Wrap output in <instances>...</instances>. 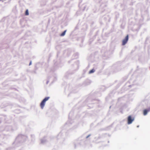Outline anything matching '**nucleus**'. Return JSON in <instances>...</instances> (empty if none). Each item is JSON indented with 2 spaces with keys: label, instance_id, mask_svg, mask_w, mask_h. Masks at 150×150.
<instances>
[{
  "label": "nucleus",
  "instance_id": "f257e3e1",
  "mask_svg": "<svg viewBox=\"0 0 150 150\" xmlns=\"http://www.w3.org/2000/svg\"><path fill=\"white\" fill-rule=\"evenodd\" d=\"M49 97H46L41 102L40 104V106L42 109H43L45 105V102L49 99Z\"/></svg>",
  "mask_w": 150,
  "mask_h": 150
},
{
  "label": "nucleus",
  "instance_id": "f03ea898",
  "mask_svg": "<svg viewBox=\"0 0 150 150\" xmlns=\"http://www.w3.org/2000/svg\"><path fill=\"white\" fill-rule=\"evenodd\" d=\"M128 122L127 123L128 124H130L132 123V122L134 120V118H132L131 116H129L127 118Z\"/></svg>",
  "mask_w": 150,
  "mask_h": 150
},
{
  "label": "nucleus",
  "instance_id": "7ed1b4c3",
  "mask_svg": "<svg viewBox=\"0 0 150 150\" xmlns=\"http://www.w3.org/2000/svg\"><path fill=\"white\" fill-rule=\"evenodd\" d=\"M128 40V35H127L125 38L122 41V45H125L127 42Z\"/></svg>",
  "mask_w": 150,
  "mask_h": 150
},
{
  "label": "nucleus",
  "instance_id": "20e7f679",
  "mask_svg": "<svg viewBox=\"0 0 150 150\" xmlns=\"http://www.w3.org/2000/svg\"><path fill=\"white\" fill-rule=\"evenodd\" d=\"M150 111V107L147 109H145L143 111V115H146L147 113Z\"/></svg>",
  "mask_w": 150,
  "mask_h": 150
},
{
  "label": "nucleus",
  "instance_id": "39448f33",
  "mask_svg": "<svg viewBox=\"0 0 150 150\" xmlns=\"http://www.w3.org/2000/svg\"><path fill=\"white\" fill-rule=\"evenodd\" d=\"M66 30H65L61 34V36H64L65 35V33L66 32Z\"/></svg>",
  "mask_w": 150,
  "mask_h": 150
},
{
  "label": "nucleus",
  "instance_id": "423d86ee",
  "mask_svg": "<svg viewBox=\"0 0 150 150\" xmlns=\"http://www.w3.org/2000/svg\"><path fill=\"white\" fill-rule=\"evenodd\" d=\"M94 71H95V70L94 69H93L89 71V74H91V73H93Z\"/></svg>",
  "mask_w": 150,
  "mask_h": 150
},
{
  "label": "nucleus",
  "instance_id": "0eeeda50",
  "mask_svg": "<svg viewBox=\"0 0 150 150\" xmlns=\"http://www.w3.org/2000/svg\"><path fill=\"white\" fill-rule=\"evenodd\" d=\"M29 15L28 11V9H27L25 12V15L26 16L28 15Z\"/></svg>",
  "mask_w": 150,
  "mask_h": 150
},
{
  "label": "nucleus",
  "instance_id": "6e6552de",
  "mask_svg": "<svg viewBox=\"0 0 150 150\" xmlns=\"http://www.w3.org/2000/svg\"><path fill=\"white\" fill-rule=\"evenodd\" d=\"M89 136H88V137H87V138H88V137Z\"/></svg>",
  "mask_w": 150,
  "mask_h": 150
},
{
  "label": "nucleus",
  "instance_id": "1a4fd4ad",
  "mask_svg": "<svg viewBox=\"0 0 150 150\" xmlns=\"http://www.w3.org/2000/svg\"><path fill=\"white\" fill-rule=\"evenodd\" d=\"M31 64V62L30 63V65Z\"/></svg>",
  "mask_w": 150,
  "mask_h": 150
}]
</instances>
